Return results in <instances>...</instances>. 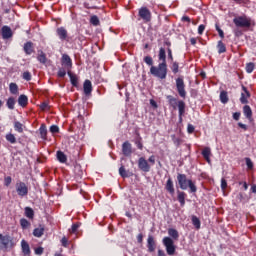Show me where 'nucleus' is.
<instances>
[{
	"instance_id": "36",
	"label": "nucleus",
	"mask_w": 256,
	"mask_h": 256,
	"mask_svg": "<svg viewBox=\"0 0 256 256\" xmlns=\"http://www.w3.org/2000/svg\"><path fill=\"white\" fill-rule=\"evenodd\" d=\"M6 141L11 143V145H15V143H17V138H15V134L8 133L6 134Z\"/></svg>"
},
{
	"instance_id": "13",
	"label": "nucleus",
	"mask_w": 256,
	"mask_h": 256,
	"mask_svg": "<svg viewBox=\"0 0 256 256\" xmlns=\"http://www.w3.org/2000/svg\"><path fill=\"white\" fill-rule=\"evenodd\" d=\"M2 39H11L13 37V30L9 26H3L0 31Z\"/></svg>"
},
{
	"instance_id": "11",
	"label": "nucleus",
	"mask_w": 256,
	"mask_h": 256,
	"mask_svg": "<svg viewBox=\"0 0 256 256\" xmlns=\"http://www.w3.org/2000/svg\"><path fill=\"white\" fill-rule=\"evenodd\" d=\"M147 249L148 253H155V250L157 249V241H155L153 235H149L147 238Z\"/></svg>"
},
{
	"instance_id": "27",
	"label": "nucleus",
	"mask_w": 256,
	"mask_h": 256,
	"mask_svg": "<svg viewBox=\"0 0 256 256\" xmlns=\"http://www.w3.org/2000/svg\"><path fill=\"white\" fill-rule=\"evenodd\" d=\"M177 200L179 201L180 205L182 207H185V198L187 197V194L183 191H177Z\"/></svg>"
},
{
	"instance_id": "54",
	"label": "nucleus",
	"mask_w": 256,
	"mask_h": 256,
	"mask_svg": "<svg viewBox=\"0 0 256 256\" xmlns=\"http://www.w3.org/2000/svg\"><path fill=\"white\" fill-rule=\"evenodd\" d=\"M167 55H168V60L173 62L174 61L173 50H171V48H167Z\"/></svg>"
},
{
	"instance_id": "28",
	"label": "nucleus",
	"mask_w": 256,
	"mask_h": 256,
	"mask_svg": "<svg viewBox=\"0 0 256 256\" xmlns=\"http://www.w3.org/2000/svg\"><path fill=\"white\" fill-rule=\"evenodd\" d=\"M9 92L11 95H19V85L15 82H11L9 84Z\"/></svg>"
},
{
	"instance_id": "6",
	"label": "nucleus",
	"mask_w": 256,
	"mask_h": 256,
	"mask_svg": "<svg viewBox=\"0 0 256 256\" xmlns=\"http://www.w3.org/2000/svg\"><path fill=\"white\" fill-rule=\"evenodd\" d=\"M138 21L143 20V23H151V19H152V14H151V10H149V8L147 7H141L138 10Z\"/></svg>"
},
{
	"instance_id": "62",
	"label": "nucleus",
	"mask_w": 256,
	"mask_h": 256,
	"mask_svg": "<svg viewBox=\"0 0 256 256\" xmlns=\"http://www.w3.org/2000/svg\"><path fill=\"white\" fill-rule=\"evenodd\" d=\"M12 178L11 176H8L4 179V185H6V187H9V185H11V182H12Z\"/></svg>"
},
{
	"instance_id": "30",
	"label": "nucleus",
	"mask_w": 256,
	"mask_h": 256,
	"mask_svg": "<svg viewBox=\"0 0 256 256\" xmlns=\"http://www.w3.org/2000/svg\"><path fill=\"white\" fill-rule=\"evenodd\" d=\"M15 103V98L11 96L7 99L6 106L10 109V111H13V109H15Z\"/></svg>"
},
{
	"instance_id": "41",
	"label": "nucleus",
	"mask_w": 256,
	"mask_h": 256,
	"mask_svg": "<svg viewBox=\"0 0 256 256\" xmlns=\"http://www.w3.org/2000/svg\"><path fill=\"white\" fill-rule=\"evenodd\" d=\"M192 224L195 229H201V220L197 216H192Z\"/></svg>"
},
{
	"instance_id": "20",
	"label": "nucleus",
	"mask_w": 256,
	"mask_h": 256,
	"mask_svg": "<svg viewBox=\"0 0 256 256\" xmlns=\"http://www.w3.org/2000/svg\"><path fill=\"white\" fill-rule=\"evenodd\" d=\"M21 249H22V254L24 256H31V247L29 246V242L22 240L21 241Z\"/></svg>"
},
{
	"instance_id": "47",
	"label": "nucleus",
	"mask_w": 256,
	"mask_h": 256,
	"mask_svg": "<svg viewBox=\"0 0 256 256\" xmlns=\"http://www.w3.org/2000/svg\"><path fill=\"white\" fill-rule=\"evenodd\" d=\"M65 75H67V69H65V67L60 68L57 72V77H59L60 79H63Z\"/></svg>"
},
{
	"instance_id": "61",
	"label": "nucleus",
	"mask_w": 256,
	"mask_h": 256,
	"mask_svg": "<svg viewBox=\"0 0 256 256\" xmlns=\"http://www.w3.org/2000/svg\"><path fill=\"white\" fill-rule=\"evenodd\" d=\"M225 189H227V180H225V178L221 179V190L225 191Z\"/></svg>"
},
{
	"instance_id": "21",
	"label": "nucleus",
	"mask_w": 256,
	"mask_h": 256,
	"mask_svg": "<svg viewBox=\"0 0 256 256\" xmlns=\"http://www.w3.org/2000/svg\"><path fill=\"white\" fill-rule=\"evenodd\" d=\"M243 115L248 121H253V110L251 109V106L245 105L243 107Z\"/></svg>"
},
{
	"instance_id": "42",
	"label": "nucleus",
	"mask_w": 256,
	"mask_h": 256,
	"mask_svg": "<svg viewBox=\"0 0 256 256\" xmlns=\"http://www.w3.org/2000/svg\"><path fill=\"white\" fill-rule=\"evenodd\" d=\"M23 124L19 121L14 122V129L17 131V133H23Z\"/></svg>"
},
{
	"instance_id": "25",
	"label": "nucleus",
	"mask_w": 256,
	"mask_h": 256,
	"mask_svg": "<svg viewBox=\"0 0 256 256\" xmlns=\"http://www.w3.org/2000/svg\"><path fill=\"white\" fill-rule=\"evenodd\" d=\"M68 76L70 77V83L73 87H79V78L77 75H74L71 71L67 72Z\"/></svg>"
},
{
	"instance_id": "51",
	"label": "nucleus",
	"mask_w": 256,
	"mask_h": 256,
	"mask_svg": "<svg viewBox=\"0 0 256 256\" xmlns=\"http://www.w3.org/2000/svg\"><path fill=\"white\" fill-rule=\"evenodd\" d=\"M79 227H81V224H79V223L72 224V227L69 230L70 233H72V234L77 233V230L79 229Z\"/></svg>"
},
{
	"instance_id": "10",
	"label": "nucleus",
	"mask_w": 256,
	"mask_h": 256,
	"mask_svg": "<svg viewBox=\"0 0 256 256\" xmlns=\"http://www.w3.org/2000/svg\"><path fill=\"white\" fill-rule=\"evenodd\" d=\"M138 168L140 171H143V173H149V171H151V164H149V161H147L145 157H140L138 159Z\"/></svg>"
},
{
	"instance_id": "44",
	"label": "nucleus",
	"mask_w": 256,
	"mask_h": 256,
	"mask_svg": "<svg viewBox=\"0 0 256 256\" xmlns=\"http://www.w3.org/2000/svg\"><path fill=\"white\" fill-rule=\"evenodd\" d=\"M20 225H21L22 229H27V227H29L31 225V222L25 218H22V219H20Z\"/></svg>"
},
{
	"instance_id": "16",
	"label": "nucleus",
	"mask_w": 256,
	"mask_h": 256,
	"mask_svg": "<svg viewBox=\"0 0 256 256\" xmlns=\"http://www.w3.org/2000/svg\"><path fill=\"white\" fill-rule=\"evenodd\" d=\"M244 93L241 94L240 97V103H242V105H247V103H249V97H251V93H249V90H247V87L243 86L242 87Z\"/></svg>"
},
{
	"instance_id": "26",
	"label": "nucleus",
	"mask_w": 256,
	"mask_h": 256,
	"mask_svg": "<svg viewBox=\"0 0 256 256\" xmlns=\"http://www.w3.org/2000/svg\"><path fill=\"white\" fill-rule=\"evenodd\" d=\"M39 134L43 141H47V125L45 124L40 125Z\"/></svg>"
},
{
	"instance_id": "53",
	"label": "nucleus",
	"mask_w": 256,
	"mask_h": 256,
	"mask_svg": "<svg viewBox=\"0 0 256 256\" xmlns=\"http://www.w3.org/2000/svg\"><path fill=\"white\" fill-rule=\"evenodd\" d=\"M41 111H49V103L48 102H42L40 104Z\"/></svg>"
},
{
	"instance_id": "15",
	"label": "nucleus",
	"mask_w": 256,
	"mask_h": 256,
	"mask_svg": "<svg viewBox=\"0 0 256 256\" xmlns=\"http://www.w3.org/2000/svg\"><path fill=\"white\" fill-rule=\"evenodd\" d=\"M83 91L84 95L89 96L91 93H93V84L91 83V80H85L83 83Z\"/></svg>"
},
{
	"instance_id": "60",
	"label": "nucleus",
	"mask_w": 256,
	"mask_h": 256,
	"mask_svg": "<svg viewBox=\"0 0 256 256\" xmlns=\"http://www.w3.org/2000/svg\"><path fill=\"white\" fill-rule=\"evenodd\" d=\"M205 32V24H201L198 26V35H203Z\"/></svg>"
},
{
	"instance_id": "63",
	"label": "nucleus",
	"mask_w": 256,
	"mask_h": 256,
	"mask_svg": "<svg viewBox=\"0 0 256 256\" xmlns=\"http://www.w3.org/2000/svg\"><path fill=\"white\" fill-rule=\"evenodd\" d=\"M232 117L234 121H239V119H241V112H234Z\"/></svg>"
},
{
	"instance_id": "2",
	"label": "nucleus",
	"mask_w": 256,
	"mask_h": 256,
	"mask_svg": "<svg viewBox=\"0 0 256 256\" xmlns=\"http://www.w3.org/2000/svg\"><path fill=\"white\" fill-rule=\"evenodd\" d=\"M177 181L182 191H187V188L189 187L190 193H197V186L195 185V182L191 179H187V174L178 173Z\"/></svg>"
},
{
	"instance_id": "8",
	"label": "nucleus",
	"mask_w": 256,
	"mask_h": 256,
	"mask_svg": "<svg viewBox=\"0 0 256 256\" xmlns=\"http://www.w3.org/2000/svg\"><path fill=\"white\" fill-rule=\"evenodd\" d=\"M16 193L19 197H27V195H29V187H27L25 182L19 181L16 183Z\"/></svg>"
},
{
	"instance_id": "17",
	"label": "nucleus",
	"mask_w": 256,
	"mask_h": 256,
	"mask_svg": "<svg viewBox=\"0 0 256 256\" xmlns=\"http://www.w3.org/2000/svg\"><path fill=\"white\" fill-rule=\"evenodd\" d=\"M165 189L169 195H175V185L173 184V179L171 177L166 181Z\"/></svg>"
},
{
	"instance_id": "29",
	"label": "nucleus",
	"mask_w": 256,
	"mask_h": 256,
	"mask_svg": "<svg viewBox=\"0 0 256 256\" xmlns=\"http://www.w3.org/2000/svg\"><path fill=\"white\" fill-rule=\"evenodd\" d=\"M56 157L60 163H67V155L63 151L59 150L56 153Z\"/></svg>"
},
{
	"instance_id": "48",
	"label": "nucleus",
	"mask_w": 256,
	"mask_h": 256,
	"mask_svg": "<svg viewBox=\"0 0 256 256\" xmlns=\"http://www.w3.org/2000/svg\"><path fill=\"white\" fill-rule=\"evenodd\" d=\"M144 63H146V65H148L149 67H155L153 65V57L151 56L144 57Z\"/></svg>"
},
{
	"instance_id": "4",
	"label": "nucleus",
	"mask_w": 256,
	"mask_h": 256,
	"mask_svg": "<svg viewBox=\"0 0 256 256\" xmlns=\"http://www.w3.org/2000/svg\"><path fill=\"white\" fill-rule=\"evenodd\" d=\"M13 247H15L13 237L10 235H2V238H0V249L2 251H9V249H13Z\"/></svg>"
},
{
	"instance_id": "55",
	"label": "nucleus",
	"mask_w": 256,
	"mask_h": 256,
	"mask_svg": "<svg viewBox=\"0 0 256 256\" xmlns=\"http://www.w3.org/2000/svg\"><path fill=\"white\" fill-rule=\"evenodd\" d=\"M187 133H189V135L195 133V126H193V124H188Z\"/></svg>"
},
{
	"instance_id": "24",
	"label": "nucleus",
	"mask_w": 256,
	"mask_h": 256,
	"mask_svg": "<svg viewBox=\"0 0 256 256\" xmlns=\"http://www.w3.org/2000/svg\"><path fill=\"white\" fill-rule=\"evenodd\" d=\"M202 156L207 161V163H211V148L205 147L202 150Z\"/></svg>"
},
{
	"instance_id": "3",
	"label": "nucleus",
	"mask_w": 256,
	"mask_h": 256,
	"mask_svg": "<svg viewBox=\"0 0 256 256\" xmlns=\"http://www.w3.org/2000/svg\"><path fill=\"white\" fill-rule=\"evenodd\" d=\"M233 23L238 29H251V27H255V21L247 15L235 17Z\"/></svg>"
},
{
	"instance_id": "59",
	"label": "nucleus",
	"mask_w": 256,
	"mask_h": 256,
	"mask_svg": "<svg viewBox=\"0 0 256 256\" xmlns=\"http://www.w3.org/2000/svg\"><path fill=\"white\" fill-rule=\"evenodd\" d=\"M43 251H45V249L43 247H37L34 249L35 255H41L43 253Z\"/></svg>"
},
{
	"instance_id": "19",
	"label": "nucleus",
	"mask_w": 256,
	"mask_h": 256,
	"mask_svg": "<svg viewBox=\"0 0 256 256\" xmlns=\"http://www.w3.org/2000/svg\"><path fill=\"white\" fill-rule=\"evenodd\" d=\"M179 123H183V115H185V101H178Z\"/></svg>"
},
{
	"instance_id": "37",
	"label": "nucleus",
	"mask_w": 256,
	"mask_h": 256,
	"mask_svg": "<svg viewBox=\"0 0 256 256\" xmlns=\"http://www.w3.org/2000/svg\"><path fill=\"white\" fill-rule=\"evenodd\" d=\"M90 23L94 27H99V25H101V21L99 20V17H97V15L91 16Z\"/></svg>"
},
{
	"instance_id": "43",
	"label": "nucleus",
	"mask_w": 256,
	"mask_h": 256,
	"mask_svg": "<svg viewBox=\"0 0 256 256\" xmlns=\"http://www.w3.org/2000/svg\"><path fill=\"white\" fill-rule=\"evenodd\" d=\"M119 175L123 178V179H127V177H129V173L127 172V170H125V166H121L119 168Z\"/></svg>"
},
{
	"instance_id": "34",
	"label": "nucleus",
	"mask_w": 256,
	"mask_h": 256,
	"mask_svg": "<svg viewBox=\"0 0 256 256\" xmlns=\"http://www.w3.org/2000/svg\"><path fill=\"white\" fill-rule=\"evenodd\" d=\"M220 101L221 103H223L224 105L226 103H229V96L227 94V91H221L220 92Z\"/></svg>"
},
{
	"instance_id": "23",
	"label": "nucleus",
	"mask_w": 256,
	"mask_h": 256,
	"mask_svg": "<svg viewBox=\"0 0 256 256\" xmlns=\"http://www.w3.org/2000/svg\"><path fill=\"white\" fill-rule=\"evenodd\" d=\"M28 104H29V98L27 97V95L21 94L18 97V105H20V107H25Z\"/></svg>"
},
{
	"instance_id": "56",
	"label": "nucleus",
	"mask_w": 256,
	"mask_h": 256,
	"mask_svg": "<svg viewBox=\"0 0 256 256\" xmlns=\"http://www.w3.org/2000/svg\"><path fill=\"white\" fill-rule=\"evenodd\" d=\"M50 133H53V134L59 133V126L57 125L50 126Z\"/></svg>"
},
{
	"instance_id": "49",
	"label": "nucleus",
	"mask_w": 256,
	"mask_h": 256,
	"mask_svg": "<svg viewBox=\"0 0 256 256\" xmlns=\"http://www.w3.org/2000/svg\"><path fill=\"white\" fill-rule=\"evenodd\" d=\"M215 29L218 32L219 37H221V39H225V32H223L221 27H219V24H215Z\"/></svg>"
},
{
	"instance_id": "7",
	"label": "nucleus",
	"mask_w": 256,
	"mask_h": 256,
	"mask_svg": "<svg viewBox=\"0 0 256 256\" xmlns=\"http://www.w3.org/2000/svg\"><path fill=\"white\" fill-rule=\"evenodd\" d=\"M176 90H177L178 95L182 99H186L187 90H185V80H183V77L176 78Z\"/></svg>"
},
{
	"instance_id": "46",
	"label": "nucleus",
	"mask_w": 256,
	"mask_h": 256,
	"mask_svg": "<svg viewBox=\"0 0 256 256\" xmlns=\"http://www.w3.org/2000/svg\"><path fill=\"white\" fill-rule=\"evenodd\" d=\"M252 71H255V63L249 62L246 64V73H251Z\"/></svg>"
},
{
	"instance_id": "39",
	"label": "nucleus",
	"mask_w": 256,
	"mask_h": 256,
	"mask_svg": "<svg viewBox=\"0 0 256 256\" xmlns=\"http://www.w3.org/2000/svg\"><path fill=\"white\" fill-rule=\"evenodd\" d=\"M170 69L174 75H177V73H179V62L173 61Z\"/></svg>"
},
{
	"instance_id": "33",
	"label": "nucleus",
	"mask_w": 256,
	"mask_h": 256,
	"mask_svg": "<svg viewBox=\"0 0 256 256\" xmlns=\"http://www.w3.org/2000/svg\"><path fill=\"white\" fill-rule=\"evenodd\" d=\"M168 235L172 237L175 241L179 239V232L175 228L168 229Z\"/></svg>"
},
{
	"instance_id": "32",
	"label": "nucleus",
	"mask_w": 256,
	"mask_h": 256,
	"mask_svg": "<svg viewBox=\"0 0 256 256\" xmlns=\"http://www.w3.org/2000/svg\"><path fill=\"white\" fill-rule=\"evenodd\" d=\"M217 49H218L219 55H221L222 53H227V47L225 46V43H223V41L221 40L218 41Z\"/></svg>"
},
{
	"instance_id": "14",
	"label": "nucleus",
	"mask_w": 256,
	"mask_h": 256,
	"mask_svg": "<svg viewBox=\"0 0 256 256\" xmlns=\"http://www.w3.org/2000/svg\"><path fill=\"white\" fill-rule=\"evenodd\" d=\"M23 50L25 55H33V53H35V46L33 42L31 41L26 42L23 46Z\"/></svg>"
},
{
	"instance_id": "64",
	"label": "nucleus",
	"mask_w": 256,
	"mask_h": 256,
	"mask_svg": "<svg viewBox=\"0 0 256 256\" xmlns=\"http://www.w3.org/2000/svg\"><path fill=\"white\" fill-rule=\"evenodd\" d=\"M148 161L150 162L151 165H155V155H151V156L148 158Z\"/></svg>"
},
{
	"instance_id": "9",
	"label": "nucleus",
	"mask_w": 256,
	"mask_h": 256,
	"mask_svg": "<svg viewBox=\"0 0 256 256\" xmlns=\"http://www.w3.org/2000/svg\"><path fill=\"white\" fill-rule=\"evenodd\" d=\"M61 65L66 69L67 73L71 72V69H73V60H71L68 54L62 55Z\"/></svg>"
},
{
	"instance_id": "35",
	"label": "nucleus",
	"mask_w": 256,
	"mask_h": 256,
	"mask_svg": "<svg viewBox=\"0 0 256 256\" xmlns=\"http://www.w3.org/2000/svg\"><path fill=\"white\" fill-rule=\"evenodd\" d=\"M25 216L28 217V219H33L35 217V211H33V208L26 207L25 208Z\"/></svg>"
},
{
	"instance_id": "22",
	"label": "nucleus",
	"mask_w": 256,
	"mask_h": 256,
	"mask_svg": "<svg viewBox=\"0 0 256 256\" xmlns=\"http://www.w3.org/2000/svg\"><path fill=\"white\" fill-rule=\"evenodd\" d=\"M166 99L170 105V107H172V109H177V107H179V101L181 100H177V98L171 96V95H168L166 96Z\"/></svg>"
},
{
	"instance_id": "50",
	"label": "nucleus",
	"mask_w": 256,
	"mask_h": 256,
	"mask_svg": "<svg viewBox=\"0 0 256 256\" xmlns=\"http://www.w3.org/2000/svg\"><path fill=\"white\" fill-rule=\"evenodd\" d=\"M22 79H24V81H31L32 79L31 72L29 71L23 72Z\"/></svg>"
},
{
	"instance_id": "57",
	"label": "nucleus",
	"mask_w": 256,
	"mask_h": 256,
	"mask_svg": "<svg viewBox=\"0 0 256 256\" xmlns=\"http://www.w3.org/2000/svg\"><path fill=\"white\" fill-rule=\"evenodd\" d=\"M61 244H62V247H69V240L67 239V237H63L61 239Z\"/></svg>"
},
{
	"instance_id": "38",
	"label": "nucleus",
	"mask_w": 256,
	"mask_h": 256,
	"mask_svg": "<svg viewBox=\"0 0 256 256\" xmlns=\"http://www.w3.org/2000/svg\"><path fill=\"white\" fill-rule=\"evenodd\" d=\"M171 139L176 147H179L183 143V140L175 134L171 135Z\"/></svg>"
},
{
	"instance_id": "31",
	"label": "nucleus",
	"mask_w": 256,
	"mask_h": 256,
	"mask_svg": "<svg viewBox=\"0 0 256 256\" xmlns=\"http://www.w3.org/2000/svg\"><path fill=\"white\" fill-rule=\"evenodd\" d=\"M37 60L39 61V63H42L43 65H45V63H47V56L45 55V52H43V50L39 51Z\"/></svg>"
},
{
	"instance_id": "1",
	"label": "nucleus",
	"mask_w": 256,
	"mask_h": 256,
	"mask_svg": "<svg viewBox=\"0 0 256 256\" xmlns=\"http://www.w3.org/2000/svg\"><path fill=\"white\" fill-rule=\"evenodd\" d=\"M158 61L160 62L157 66L150 67V74L152 77H156V79H167V73L169 72L167 67V51L163 47L159 48Z\"/></svg>"
},
{
	"instance_id": "12",
	"label": "nucleus",
	"mask_w": 256,
	"mask_h": 256,
	"mask_svg": "<svg viewBox=\"0 0 256 256\" xmlns=\"http://www.w3.org/2000/svg\"><path fill=\"white\" fill-rule=\"evenodd\" d=\"M122 153L125 157H131L133 153V148L131 146V143H129V141H126L122 144Z\"/></svg>"
},
{
	"instance_id": "40",
	"label": "nucleus",
	"mask_w": 256,
	"mask_h": 256,
	"mask_svg": "<svg viewBox=\"0 0 256 256\" xmlns=\"http://www.w3.org/2000/svg\"><path fill=\"white\" fill-rule=\"evenodd\" d=\"M44 233H45V228H35L33 231L34 237H43Z\"/></svg>"
},
{
	"instance_id": "5",
	"label": "nucleus",
	"mask_w": 256,
	"mask_h": 256,
	"mask_svg": "<svg viewBox=\"0 0 256 256\" xmlns=\"http://www.w3.org/2000/svg\"><path fill=\"white\" fill-rule=\"evenodd\" d=\"M162 243L166 249V253L169 256L175 255V251H177V246H175V241L172 240L171 237H164L162 239Z\"/></svg>"
},
{
	"instance_id": "52",
	"label": "nucleus",
	"mask_w": 256,
	"mask_h": 256,
	"mask_svg": "<svg viewBox=\"0 0 256 256\" xmlns=\"http://www.w3.org/2000/svg\"><path fill=\"white\" fill-rule=\"evenodd\" d=\"M142 138L139 136L136 140H135V145L138 147V149H140V151H143V143L141 142Z\"/></svg>"
},
{
	"instance_id": "58",
	"label": "nucleus",
	"mask_w": 256,
	"mask_h": 256,
	"mask_svg": "<svg viewBox=\"0 0 256 256\" xmlns=\"http://www.w3.org/2000/svg\"><path fill=\"white\" fill-rule=\"evenodd\" d=\"M245 161L248 169H253V161H251V158H245Z\"/></svg>"
},
{
	"instance_id": "18",
	"label": "nucleus",
	"mask_w": 256,
	"mask_h": 256,
	"mask_svg": "<svg viewBox=\"0 0 256 256\" xmlns=\"http://www.w3.org/2000/svg\"><path fill=\"white\" fill-rule=\"evenodd\" d=\"M56 34L58 35L60 41H67L68 32L65 27H59L56 29Z\"/></svg>"
},
{
	"instance_id": "45",
	"label": "nucleus",
	"mask_w": 256,
	"mask_h": 256,
	"mask_svg": "<svg viewBox=\"0 0 256 256\" xmlns=\"http://www.w3.org/2000/svg\"><path fill=\"white\" fill-rule=\"evenodd\" d=\"M75 175L78 179L83 178V170H81V166H76L75 167Z\"/></svg>"
}]
</instances>
